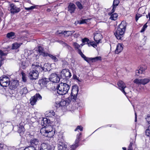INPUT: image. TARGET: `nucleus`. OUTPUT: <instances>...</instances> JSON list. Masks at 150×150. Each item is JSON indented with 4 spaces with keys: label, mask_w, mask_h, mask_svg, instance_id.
I'll use <instances>...</instances> for the list:
<instances>
[{
    "label": "nucleus",
    "mask_w": 150,
    "mask_h": 150,
    "mask_svg": "<svg viewBox=\"0 0 150 150\" xmlns=\"http://www.w3.org/2000/svg\"><path fill=\"white\" fill-rule=\"evenodd\" d=\"M70 88L68 84L62 82L60 83L56 86L57 93L60 95L66 94Z\"/></svg>",
    "instance_id": "obj_4"
},
{
    "label": "nucleus",
    "mask_w": 150,
    "mask_h": 150,
    "mask_svg": "<svg viewBox=\"0 0 150 150\" xmlns=\"http://www.w3.org/2000/svg\"><path fill=\"white\" fill-rule=\"evenodd\" d=\"M141 16L140 14H137L136 15L135 19L136 21H137L139 18L141 17Z\"/></svg>",
    "instance_id": "obj_52"
},
{
    "label": "nucleus",
    "mask_w": 150,
    "mask_h": 150,
    "mask_svg": "<svg viewBox=\"0 0 150 150\" xmlns=\"http://www.w3.org/2000/svg\"><path fill=\"white\" fill-rule=\"evenodd\" d=\"M73 45L76 50H77L80 47V45L76 42H74Z\"/></svg>",
    "instance_id": "obj_43"
},
{
    "label": "nucleus",
    "mask_w": 150,
    "mask_h": 150,
    "mask_svg": "<svg viewBox=\"0 0 150 150\" xmlns=\"http://www.w3.org/2000/svg\"><path fill=\"white\" fill-rule=\"evenodd\" d=\"M71 100L69 98H67L65 100H62L59 103H56L55 106L57 108H59L60 107L64 106L66 105H68L71 102Z\"/></svg>",
    "instance_id": "obj_9"
},
{
    "label": "nucleus",
    "mask_w": 150,
    "mask_h": 150,
    "mask_svg": "<svg viewBox=\"0 0 150 150\" xmlns=\"http://www.w3.org/2000/svg\"><path fill=\"white\" fill-rule=\"evenodd\" d=\"M91 18H88L87 19H84L86 23H87V22H89L90 21Z\"/></svg>",
    "instance_id": "obj_57"
},
{
    "label": "nucleus",
    "mask_w": 150,
    "mask_h": 150,
    "mask_svg": "<svg viewBox=\"0 0 150 150\" xmlns=\"http://www.w3.org/2000/svg\"><path fill=\"white\" fill-rule=\"evenodd\" d=\"M44 124L46 125L45 127L42 128L40 132L43 135L48 137H51L54 135L55 130L53 129V127L49 125H46L47 123V118H45L43 119Z\"/></svg>",
    "instance_id": "obj_2"
},
{
    "label": "nucleus",
    "mask_w": 150,
    "mask_h": 150,
    "mask_svg": "<svg viewBox=\"0 0 150 150\" xmlns=\"http://www.w3.org/2000/svg\"><path fill=\"white\" fill-rule=\"evenodd\" d=\"M147 23H146L143 26L141 30H140V32L143 33L145 31L146 29V28L148 26L147 25Z\"/></svg>",
    "instance_id": "obj_42"
},
{
    "label": "nucleus",
    "mask_w": 150,
    "mask_h": 150,
    "mask_svg": "<svg viewBox=\"0 0 150 150\" xmlns=\"http://www.w3.org/2000/svg\"><path fill=\"white\" fill-rule=\"evenodd\" d=\"M146 18H147L148 17L149 18V20L150 21V13H148V15H146Z\"/></svg>",
    "instance_id": "obj_61"
},
{
    "label": "nucleus",
    "mask_w": 150,
    "mask_h": 150,
    "mask_svg": "<svg viewBox=\"0 0 150 150\" xmlns=\"http://www.w3.org/2000/svg\"><path fill=\"white\" fill-rule=\"evenodd\" d=\"M42 97L39 94H36L34 96L32 97L30 99V103L33 105L35 104L37 100H41Z\"/></svg>",
    "instance_id": "obj_8"
},
{
    "label": "nucleus",
    "mask_w": 150,
    "mask_h": 150,
    "mask_svg": "<svg viewBox=\"0 0 150 150\" xmlns=\"http://www.w3.org/2000/svg\"><path fill=\"white\" fill-rule=\"evenodd\" d=\"M75 4L79 9H81L83 8L80 2L79 1H77L76 2Z\"/></svg>",
    "instance_id": "obj_38"
},
{
    "label": "nucleus",
    "mask_w": 150,
    "mask_h": 150,
    "mask_svg": "<svg viewBox=\"0 0 150 150\" xmlns=\"http://www.w3.org/2000/svg\"><path fill=\"white\" fill-rule=\"evenodd\" d=\"M74 32V31H57V34H63L65 37H68L71 35Z\"/></svg>",
    "instance_id": "obj_16"
},
{
    "label": "nucleus",
    "mask_w": 150,
    "mask_h": 150,
    "mask_svg": "<svg viewBox=\"0 0 150 150\" xmlns=\"http://www.w3.org/2000/svg\"><path fill=\"white\" fill-rule=\"evenodd\" d=\"M61 76L63 79H68L70 78L71 74L68 69H65L62 70Z\"/></svg>",
    "instance_id": "obj_6"
},
{
    "label": "nucleus",
    "mask_w": 150,
    "mask_h": 150,
    "mask_svg": "<svg viewBox=\"0 0 150 150\" xmlns=\"http://www.w3.org/2000/svg\"><path fill=\"white\" fill-rule=\"evenodd\" d=\"M74 145H72L70 147L67 148V145L62 142H59L58 144V150H74Z\"/></svg>",
    "instance_id": "obj_7"
},
{
    "label": "nucleus",
    "mask_w": 150,
    "mask_h": 150,
    "mask_svg": "<svg viewBox=\"0 0 150 150\" xmlns=\"http://www.w3.org/2000/svg\"><path fill=\"white\" fill-rule=\"evenodd\" d=\"M52 146L48 143H43L39 147L40 150H51Z\"/></svg>",
    "instance_id": "obj_14"
},
{
    "label": "nucleus",
    "mask_w": 150,
    "mask_h": 150,
    "mask_svg": "<svg viewBox=\"0 0 150 150\" xmlns=\"http://www.w3.org/2000/svg\"><path fill=\"white\" fill-rule=\"evenodd\" d=\"M122 149L123 150H126V148H125V147H123Z\"/></svg>",
    "instance_id": "obj_64"
},
{
    "label": "nucleus",
    "mask_w": 150,
    "mask_h": 150,
    "mask_svg": "<svg viewBox=\"0 0 150 150\" xmlns=\"http://www.w3.org/2000/svg\"><path fill=\"white\" fill-rule=\"evenodd\" d=\"M35 8V6H32L30 7H25V9L26 10H30L34 9Z\"/></svg>",
    "instance_id": "obj_49"
},
{
    "label": "nucleus",
    "mask_w": 150,
    "mask_h": 150,
    "mask_svg": "<svg viewBox=\"0 0 150 150\" xmlns=\"http://www.w3.org/2000/svg\"><path fill=\"white\" fill-rule=\"evenodd\" d=\"M21 74L22 75V81L23 82H25L26 81V78L25 77V74L23 72H22Z\"/></svg>",
    "instance_id": "obj_39"
},
{
    "label": "nucleus",
    "mask_w": 150,
    "mask_h": 150,
    "mask_svg": "<svg viewBox=\"0 0 150 150\" xmlns=\"http://www.w3.org/2000/svg\"><path fill=\"white\" fill-rule=\"evenodd\" d=\"M87 44L89 47L91 46H92L93 47H94L95 46H96L95 44V43H93V42H88L87 43Z\"/></svg>",
    "instance_id": "obj_47"
},
{
    "label": "nucleus",
    "mask_w": 150,
    "mask_h": 150,
    "mask_svg": "<svg viewBox=\"0 0 150 150\" xmlns=\"http://www.w3.org/2000/svg\"><path fill=\"white\" fill-rule=\"evenodd\" d=\"M49 81H52L53 83H57L60 80V79L57 74L55 73H52L50 76Z\"/></svg>",
    "instance_id": "obj_11"
},
{
    "label": "nucleus",
    "mask_w": 150,
    "mask_h": 150,
    "mask_svg": "<svg viewBox=\"0 0 150 150\" xmlns=\"http://www.w3.org/2000/svg\"><path fill=\"white\" fill-rule=\"evenodd\" d=\"M2 146V144H0V149H2V147H3Z\"/></svg>",
    "instance_id": "obj_63"
},
{
    "label": "nucleus",
    "mask_w": 150,
    "mask_h": 150,
    "mask_svg": "<svg viewBox=\"0 0 150 150\" xmlns=\"http://www.w3.org/2000/svg\"><path fill=\"white\" fill-rule=\"evenodd\" d=\"M145 133L146 135L147 136L150 137V125L149 126L147 129H146Z\"/></svg>",
    "instance_id": "obj_37"
},
{
    "label": "nucleus",
    "mask_w": 150,
    "mask_h": 150,
    "mask_svg": "<svg viewBox=\"0 0 150 150\" xmlns=\"http://www.w3.org/2000/svg\"><path fill=\"white\" fill-rule=\"evenodd\" d=\"M36 147L34 146H29L26 147L24 150H37Z\"/></svg>",
    "instance_id": "obj_33"
},
{
    "label": "nucleus",
    "mask_w": 150,
    "mask_h": 150,
    "mask_svg": "<svg viewBox=\"0 0 150 150\" xmlns=\"http://www.w3.org/2000/svg\"><path fill=\"white\" fill-rule=\"evenodd\" d=\"M135 122H137V114L136 112H135Z\"/></svg>",
    "instance_id": "obj_60"
},
{
    "label": "nucleus",
    "mask_w": 150,
    "mask_h": 150,
    "mask_svg": "<svg viewBox=\"0 0 150 150\" xmlns=\"http://www.w3.org/2000/svg\"><path fill=\"white\" fill-rule=\"evenodd\" d=\"M58 42H59L61 44H62V45H67V43H65V42H64L63 41H62L61 40H58Z\"/></svg>",
    "instance_id": "obj_54"
},
{
    "label": "nucleus",
    "mask_w": 150,
    "mask_h": 150,
    "mask_svg": "<svg viewBox=\"0 0 150 150\" xmlns=\"http://www.w3.org/2000/svg\"><path fill=\"white\" fill-rule=\"evenodd\" d=\"M133 82L138 85L142 84L141 79H136L134 80Z\"/></svg>",
    "instance_id": "obj_35"
},
{
    "label": "nucleus",
    "mask_w": 150,
    "mask_h": 150,
    "mask_svg": "<svg viewBox=\"0 0 150 150\" xmlns=\"http://www.w3.org/2000/svg\"><path fill=\"white\" fill-rule=\"evenodd\" d=\"M147 38L146 37L144 36V38H143V40L145 41L146 40Z\"/></svg>",
    "instance_id": "obj_62"
},
{
    "label": "nucleus",
    "mask_w": 150,
    "mask_h": 150,
    "mask_svg": "<svg viewBox=\"0 0 150 150\" xmlns=\"http://www.w3.org/2000/svg\"><path fill=\"white\" fill-rule=\"evenodd\" d=\"M133 145V143L131 142L128 147V150H133V148L132 146Z\"/></svg>",
    "instance_id": "obj_46"
},
{
    "label": "nucleus",
    "mask_w": 150,
    "mask_h": 150,
    "mask_svg": "<svg viewBox=\"0 0 150 150\" xmlns=\"http://www.w3.org/2000/svg\"><path fill=\"white\" fill-rule=\"evenodd\" d=\"M82 40L83 43H85L86 42H87V43H88L89 41V39L86 38H85L84 39H82Z\"/></svg>",
    "instance_id": "obj_44"
},
{
    "label": "nucleus",
    "mask_w": 150,
    "mask_h": 150,
    "mask_svg": "<svg viewBox=\"0 0 150 150\" xmlns=\"http://www.w3.org/2000/svg\"><path fill=\"white\" fill-rule=\"evenodd\" d=\"M78 92V89L77 88H73L71 91V98L72 100H73L74 101L76 98Z\"/></svg>",
    "instance_id": "obj_13"
},
{
    "label": "nucleus",
    "mask_w": 150,
    "mask_h": 150,
    "mask_svg": "<svg viewBox=\"0 0 150 150\" xmlns=\"http://www.w3.org/2000/svg\"><path fill=\"white\" fill-rule=\"evenodd\" d=\"M8 10L11 13L14 14L19 12L21 10L20 8L17 7L13 4H10L9 7L8 8Z\"/></svg>",
    "instance_id": "obj_10"
},
{
    "label": "nucleus",
    "mask_w": 150,
    "mask_h": 150,
    "mask_svg": "<svg viewBox=\"0 0 150 150\" xmlns=\"http://www.w3.org/2000/svg\"><path fill=\"white\" fill-rule=\"evenodd\" d=\"M73 77L74 79H77L78 77L75 74H74L73 76Z\"/></svg>",
    "instance_id": "obj_59"
},
{
    "label": "nucleus",
    "mask_w": 150,
    "mask_h": 150,
    "mask_svg": "<svg viewBox=\"0 0 150 150\" xmlns=\"http://www.w3.org/2000/svg\"><path fill=\"white\" fill-rule=\"evenodd\" d=\"M77 50L78 51V53L80 55H81V54H83L82 52H81V51L80 49H77Z\"/></svg>",
    "instance_id": "obj_56"
},
{
    "label": "nucleus",
    "mask_w": 150,
    "mask_h": 150,
    "mask_svg": "<svg viewBox=\"0 0 150 150\" xmlns=\"http://www.w3.org/2000/svg\"><path fill=\"white\" fill-rule=\"evenodd\" d=\"M81 137V133H79V134H78L76 136V139L75 141V144H74V148L75 149L78 146V143L80 141V138Z\"/></svg>",
    "instance_id": "obj_20"
},
{
    "label": "nucleus",
    "mask_w": 150,
    "mask_h": 150,
    "mask_svg": "<svg viewBox=\"0 0 150 150\" xmlns=\"http://www.w3.org/2000/svg\"><path fill=\"white\" fill-rule=\"evenodd\" d=\"M136 74L138 76L139 74H142V71H141L140 69L136 71Z\"/></svg>",
    "instance_id": "obj_48"
},
{
    "label": "nucleus",
    "mask_w": 150,
    "mask_h": 150,
    "mask_svg": "<svg viewBox=\"0 0 150 150\" xmlns=\"http://www.w3.org/2000/svg\"><path fill=\"white\" fill-rule=\"evenodd\" d=\"M102 60V57L100 56L96 57L94 58H89V62L91 61L92 62H95L101 61Z\"/></svg>",
    "instance_id": "obj_25"
},
{
    "label": "nucleus",
    "mask_w": 150,
    "mask_h": 150,
    "mask_svg": "<svg viewBox=\"0 0 150 150\" xmlns=\"http://www.w3.org/2000/svg\"><path fill=\"white\" fill-rule=\"evenodd\" d=\"M81 56L85 60L88 62H89V58L86 57L83 53L81 54Z\"/></svg>",
    "instance_id": "obj_41"
},
{
    "label": "nucleus",
    "mask_w": 150,
    "mask_h": 150,
    "mask_svg": "<svg viewBox=\"0 0 150 150\" xmlns=\"http://www.w3.org/2000/svg\"><path fill=\"white\" fill-rule=\"evenodd\" d=\"M62 67H66L68 66V62L66 61H62Z\"/></svg>",
    "instance_id": "obj_40"
},
{
    "label": "nucleus",
    "mask_w": 150,
    "mask_h": 150,
    "mask_svg": "<svg viewBox=\"0 0 150 150\" xmlns=\"http://www.w3.org/2000/svg\"><path fill=\"white\" fill-rule=\"evenodd\" d=\"M46 55H45V57H46L47 56H49V57L51 58L53 60H54V61L55 62H56L58 61V59L55 56H54L52 54H48L47 53H46Z\"/></svg>",
    "instance_id": "obj_29"
},
{
    "label": "nucleus",
    "mask_w": 150,
    "mask_h": 150,
    "mask_svg": "<svg viewBox=\"0 0 150 150\" xmlns=\"http://www.w3.org/2000/svg\"><path fill=\"white\" fill-rule=\"evenodd\" d=\"M6 37L9 39H13L16 37V36L14 33L11 32L7 34Z\"/></svg>",
    "instance_id": "obj_27"
},
{
    "label": "nucleus",
    "mask_w": 150,
    "mask_h": 150,
    "mask_svg": "<svg viewBox=\"0 0 150 150\" xmlns=\"http://www.w3.org/2000/svg\"><path fill=\"white\" fill-rule=\"evenodd\" d=\"M22 44V43H15L12 45V47L13 49H16L19 48Z\"/></svg>",
    "instance_id": "obj_30"
},
{
    "label": "nucleus",
    "mask_w": 150,
    "mask_h": 150,
    "mask_svg": "<svg viewBox=\"0 0 150 150\" xmlns=\"http://www.w3.org/2000/svg\"><path fill=\"white\" fill-rule=\"evenodd\" d=\"M49 65L48 63L44 64L43 67L41 66V64L38 62H35L32 64L31 70L29 73V77L31 80H34L38 79L39 75V72L42 71H48L46 67Z\"/></svg>",
    "instance_id": "obj_1"
},
{
    "label": "nucleus",
    "mask_w": 150,
    "mask_h": 150,
    "mask_svg": "<svg viewBox=\"0 0 150 150\" xmlns=\"http://www.w3.org/2000/svg\"><path fill=\"white\" fill-rule=\"evenodd\" d=\"M19 85L18 81L17 80H12L10 82L9 88L11 90H14Z\"/></svg>",
    "instance_id": "obj_12"
},
{
    "label": "nucleus",
    "mask_w": 150,
    "mask_h": 150,
    "mask_svg": "<svg viewBox=\"0 0 150 150\" xmlns=\"http://www.w3.org/2000/svg\"><path fill=\"white\" fill-rule=\"evenodd\" d=\"M76 8L75 5L73 3H70L68 6V11L71 13L74 12Z\"/></svg>",
    "instance_id": "obj_19"
},
{
    "label": "nucleus",
    "mask_w": 150,
    "mask_h": 150,
    "mask_svg": "<svg viewBox=\"0 0 150 150\" xmlns=\"http://www.w3.org/2000/svg\"><path fill=\"white\" fill-rule=\"evenodd\" d=\"M123 48V47L122 44L120 43L118 44L115 51V53L117 54L119 53L122 50Z\"/></svg>",
    "instance_id": "obj_21"
},
{
    "label": "nucleus",
    "mask_w": 150,
    "mask_h": 150,
    "mask_svg": "<svg viewBox=\"0 0 150 150\" xmlns=\"http://www.w3.org/2000/svg\"><path fill=\"white\" fill-rule=\"evenodd\" d=\"M102 38V35L99 33H96L94 34V39L97 43H98Z\"/></svg>",
    "instance_id": "obj_18"
},
{
    "label": "nucleus",
    "mask_w": 150,
    "mask_h": 150,
    "mask_svg": "<svg viewBox=\"0 0 150 150\" xmlns=\"http://www.w3.org/2000/svg\"><path fill=\"white\" fill-rule=\"evenodd\" d=\"M38 51L40 55H42L44 57L45 56L47 53H45L43 48L40 46H39L38 47Z\"/></svg>",
    "instance_id": "obj_26"
},
{
    "label": "nucleus",
    "mask_w": 150,
    "mask_h": 150,
    "mask_svg": "<svg viewBox=\"0 0 150 150\" xmlns=\"http://www.w3.org/2000/svg\"><path fill=\"white\" fill-rule=\"evenodd\" d=\"M112 13H110L111 16L110 18V19L113 20H115L117 18L118 15L116 13H114L112 14H111Z\"/></svg>",
    "instance_id": "obj_32"
},
{
    "label": "nucleus",
    "mask_w": 150,
    "mask_h": 150,
    "mask_svg": "<svg viewBox=\"0 0 150 150\" xmlns=\"http://www.w3.org/2000/svg\"><path fill=\"white\" fill-rule=\"evenodd\" d=\"M126 23L124 21L122 22L119 25L117 28L114 33L117 39L122 40L123 35L125 31Z\"/></svg>",
    "instance_id": "obj_3"
},
{
    "label": "nucleus",
    "mask_w": 150,
    "mask_h": 150,
    "mask_svg": "<svg viewBox=\"0 0 150 150\" xmlns=\"http://www.w3.org/2000/svg\"><path fill=\"white\" fill-rule=\"evenodd\" d=\"M119 88L125 94L126 93L124 90V88L126 87L125 83L121 81H119L117 83Z\"/></svg>",
    "instance_id": "obj_15"
},
{
    "label": "nucleus",
    "mask_w": 150,
    "mask_h": 150,
    "mask_svg": "<svg viewBox=\"0 0 150 150\" xmlns=\"http://www.w3.org/2000/svg\"><path fill=\"white\" fill-rule=\"evenodd\" d=\"M146 119L147 122L150 124V115H148Z\"/></svg>",
    "instance_id": "obj_51"
},
{
    "label": "nucleus",
    "mask_w": 150,
    "mask_h": 150,
    "mask_svg": "<svg viewBox=\"0 0 150 150\" xmlns=\"http://www.w3.org/2000/svg\"><path fill=\"white\" fill-rule=\"evenodd\" d=\"M49 81V79L46 78H44L42 79L39 80L38 84L41 87H43L45 86Z\"/></svg>",
    "instance_id": "obj_17"
},
{
    "label": "nucleus",
    "mask_w": 150,
    "mask_h": 150,
    "mask_svg": "<svg viewBox=\"0 0 150 150\" xmlns=\"http://www.w3.org/2000/svg\"><path fill=\"white\" fill-rule=\"evenodd\" d=\"M39 141L38 140L36 139H31L30 142V146H35L38 144Z\"/></svg>",
    "instance_id": "obj_23"
},
{
    "label": "nucleus",
    "mask_w": 150,
    "mask_h": 150,
    "mask_svg": "<svg viewBox=\"0 0 150 150\" xmlns=\"http://www.w3.org/2000/svg\"><path fill=\"white\" fill-rule=\"evenodd\" d=\"M150 81V79L149 78H145L141 79L142 84L145 85L148 83Z\"/></svg>",
    "instance_id": "obj_31"
},
{
    "label": "nucleus",
    "mask_w": 150,
    "mask_h": 150,
    "mask_svg": "<svg viewBox=\"0 0 150 150\" xmlns=\"http://www.w3.org/2000/svg\"><path fill=\"white\" fill-rule=\"evenodd\" d=\"M47 117H52L55 115V113L53 110L47 111L46 113Z\"/></svg>",
    "instance_id": "obj_28"
},
{
    "label": "nucleus",
    "mask_w": 150,
    "mask_h": 150,
    "mask_svg": "<svg viewBox=\"0 0 150 150\" xmlns=\"http://www.w3.org/2000/svg\"><path fill=\"white\" fill-rule=\"evenodd\" d=\"M84 23H86L84 19H82L80 21V22L79 23V24H81Z\"/></svg>",
    "instance_id": "obj_53"
},
{
    "label": "nucleus",
    "mask_w": 150,
    "mask_h": 150,
    "mask_svg": "<svg viewBox=\"0 0 150 150\" xmlns=\"http://www.w3.org/2000/svg\"><path fill=\"white\" fill-rule=\"evenodd\" d=\"M28 66V61L25 60L21 62L20 64V66L21 68L25 69Z\"/></svg>",
    "instance_id": "obj_22"
},
{
    "label": "nucleus",
    "mask_w": 150,
    "mask_h": 150,
    "mask_svg": "<svg viewBox=\"0 0 150 150\" xmlns=\"http://www.w3.org/2000/svg\"><path fill=\"white\" fill-rule=\"evenodd\" d=\"M28 92V91L26 87H24L21 89L20 91V93L23 95L24 94H25L27 93Z\"/></svg>",
    "instance_id": "obj_34"
},
{
    "label": "nucleus",
    "mask_w": 150,
    "mask_h": 150,
    "mask_svg": "<svg viewBox=\"0 0 150 150\" xmlns=\"http://www.w3.org/2000/svg\"><path fill=\"white\" fill-rule=\"evenodd\" d=\"M119 0H114L113 4V8L111 10L112 13H113L115 11L116 7L118 5L119 3Z\"/></svg>",
    "instance_id": "obj_24"
},
{
    "label": "nucleus",
    "mask_w": 150,
    "mask_h": 150,
    "mask_svg": "<svg viewBox=\"0 0 150 150\" xmlns=\"http://www.w3.org/2000/svg\"><path fill=\"white\" fill-rule=\"evenodd\" d=\"M141 71H142V73H143L145 70L146 69V67H141L139 69Z\"/></svg>",
    "instance_id": "obj_50"
},
{
    "label": "nucleus",
    "mask_w": 150,
    "mask_h": 150,
    "mask_svg": "<svg viewBox=\"0 0 150 150\" xmlns=\"http://www.w3.org/2000/svg\"><path fill=\"white\" fill-rule=\"evenodd\" d=\"M18 131L20 135L21 134H23L24 132V128L23 126H21V127H19Z\"/></svg>",
    "instance_id": "obj_36"
},
{
    "label": "nucleus",
    "mask_w": 150,
    "mask_h": 150,
    "mask_svg": "<svg viewBox=\"0 0 150 150\" xmlns=\"http://www.w3.org/2000/svg\"><path fill=\"white\" fill-rule=\"evenodd\" d=\"M4 53L2 51L0 50V57H2L3 56H4L5 55Z\"/></svg>",
    "instance_id": "obj_55"
},
{
    "label": "nucleus",
    "mask_w": 150,
    "mask_h": 150,
    "mask_svg": "<svg viewBox=\"0 0 150 150\" xmlns=\"http://www.w3.org/2000/svg\"><path fill=\"white\" fill-rule=\"evenodd\" d=\"M79 129L81 131H82L83 129V127L81 126H78L75 129V131H76L77 130Z\"/></svg>",
    "instance_id": "obj_45"
},
{
    "label": "nucleus",
    "mask_w": 150,
    "mask_h": 150,
    "mask_svg": "<svg viewBox=\"0 0 150 150\" xmlns=\"http://www.w3.org/2000/svg\"><path fill=\"white\" fill-rule=\"evenodd\" d=\"M10 82L9 78L5 76H3L0 78V85L2 87H6L9 86Z\"/></svg>",
    "instance_id": "obj_5"
},
{
    "label": "nucleus",
    "mask_w": 150,
    "mask_h": 150,
    "mask_svg": "<svg viewBox=\"0 0 150 150\" xmlns=\"http://www.w3.org/2000/svg\"><path fill=\"white\" fill-rule=\"evenodd\" d=\"M65 46H66L67 48H68L69 50H71V47L69 46L67 44V45H65Z\"/></svg>",
    "instance_id": "obj_58"
}]
</instances>
